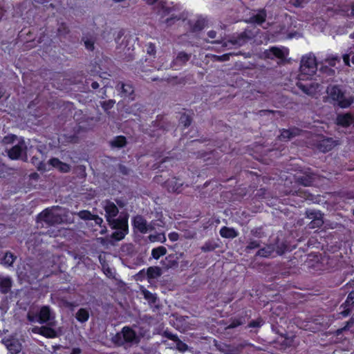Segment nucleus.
Returning a JSON list of instances; mask_svg holds the SVG:
<instances>
[{
  "instance_id": "a19ab883",
  "label": "nucleus",
  "mask_w": 354,
  "mask_h": 354,
  "mask_svg": "<svg viewBox=\"0 0 354 354\" xmlns=\"http://www.w3.org/2000/svg\"><path fill=\"white\" fill-rule=\"evenodd\" d=\"M242 324H243V322L241 320L234 319L231 322V324L228 326L227 328H235L239 325H241Z\"/></svg>"
},
{
  "instance_id": "338daca9",
  "label": "nucleus",
  "mask_w": 354,
  "mask_h": 354,
  "mask_svg": "<svg viewBox=\"0 0 354 354\" xmlns=\"http://www.w3.org/2000/svg\"><path fill=\"white\" fill-rule=\"evenodd\" d=\"M350 37L352 38V39H354V32L353 33L351 34Z\"/></svg>"
},
{
  "instance_id": "09e8293b",
  "label": "nucleus",
  "mask_w": 354,
  "mask_h": 354,
  "mask_svg": "<svg viewBox=\"0 0 354 354\" xmlns=\"http://www.w3.org/2000/svg\"><path fill=\"white\" fill-rule=\"evenodd\" d=\"M346 303L354 302V292H351L347 297Z\"/></svg>"
},
{
  "instance_id": "a18cd8bd",
  "label": "nucleus",
  "mask_w": 354,
  "mask_h": 354,
  "mask_svg": "<svg viewBox=\"0 0 354 354\" xmlns=\"http://www.w3.org/2000/svg\"><path fill=\"white\" fill-rule=\"evenodd\" d=\"M93 221H94L96 225H101V224L103 222V220L102 218L99 217L97 215H94L93 216V218L92 219Z\"/></svg>"
},
{
  "instance_id": "e433bc0d",
  "label": "nucleus",
  "mask_w": 354,
  "mask_h": 354,
  "mask_svg": "<svg viewBox=\"0 0 354 354\" xmlns=\"http://www.w3.org/2000/svg\"><path fill=\"white\" fill-rule=\"evenodd\" d=\"M84 44L88 50H92L94 48L93 41L91 39H86L84 41Z\"/></svg>"
},
{
  "instance_id": "20e7f679",
  "label": "nucleus",
  "mask_w": 354,
  "mask_h": 354,
  "mask_svg": "<svg viewBox=\"0 0 354 354\" xmlns=\"http://www.w3.org/2000/svg\"><path fill=\"white\" fill-rule=\"evenodd\" d=\"M62 209L59 207L46 209L39 215V219L47 224L54 225L62 221Z\"/></svg>"
},
{
  "instance_id": "3c124183",
  "label": "nucleus",
  "mask_w": 354,
  "mask_h": 354,
  "mask_svg": "<svg viewBox=\"0 0 354 354\" xmlns=\"http://www.w3.org/2000/svg\"><path fill=\"white\" fill-rule=\"evenodd\" d=\"M15 138H16V137L15 136H6L4 138L3 142L5 143H8V142H10V141H12Z\"/></svg>"
},
{
  "instance_id": "680f3d73",
  "label": "nucleus",
  "mask_w": 354,
  "mask_h": 354,
  "mask_svg": "<svg viewBox=\"0 0 354 354\" xmlns=\"http://www.w3.org/2000/svg\"><path fill=\"white\" fill-rule=\"evenodd\" d=\"M301 183L305 186H308L311 183V180H307L306 182L301 181Z\"/></svg>"
},
{
  "instance_id": "4d7b16f0",
  "label": "nucleus",
  "mask_w": 354,
  "mask_h": 354,
  "mask_svg": "<svg viewBox=\"0 0 354 354\" xmlns=\"http://www.w3.org/2000/svg\"><path fill=\"white\" fill-rule=\"evenodd\" d=\"M81 353V350L78 348H73L72 353L71 354H80Z\"/></svg>"
},
{
  "instance_id": "473e14b6",
  "label": "nucleus",
  "mask_w": 354,
  "mask_h": 354,
  "mask_svg": "<svg viewBox=\"0 0 354 354\" xmlns=\"http://www.w3.org/2000/svg\"><path fill=\"white\" fill-rule=\"evenodd\" d=\"M80 218L84 220H92L94 214H92L89 211L83 210L77 213Z\"/></svg>"
},
{
  "instance_id": "0e129e2a",
  "label": "nucleus",
  "mask_w": 354,
  "mask_h": 354,
  "mask_svg": "<svg viewBox=\"0 0 354 354\" xmlns=\"http://www.w3.org/2000/svg\"><path fill=\"white\" fill-rule=\"evenodd\" d=\"M32 163H33V164H35V165H36V164H37V162H36V160H37V158H33L32 159Z\"/></svg>"
},
{
  "instance_id": "f704fd0d",
  "label": "nucleus",
  "mask_w": 354,
  "mask_h": 354,
  "mask_svg": "<svg viewBox=\"0 0 354 354\" xmlns=\"http://www.w3.org/2000/svg\"><path fill=\"white\" fill-rule=\"evenodd\" d=\"M180 123L184 127H188L191 124V118L189 115L183 114L180 119Z\"/></svg>"
},
{
  "instance_id": "774afa93",
  "label": "nucleus",
  "mask_w": 354,
  "mask_h": 354,
  "mask_svg": "<svg viewBox=\"0 0 354 354\" xmlns=\"http://www.w3.org/2000/svg\"><path fill=\"white\" fill-rule=\"evenodd\" d=\"M352 62L354 64V55L352 57Z\"/></svg>"
},
{
  "instance_id": "de8ad7c7",
  "label": "nucleus",
  "mask_w": 354,
  "mask_h": 354,
  "mask_svg": "<svg viewBox=\"0 0 354 354\" xmlns=\"http://www.w3.org/2000/svg\"><path fill=\"white\" fill-rule=\"evenodd\" d=\"M177 346H178V348L181 351H185L187 347L186 344H185L180 342L177 344Z\"/></svg>"
},
{
  "instance_id": "9d476101",
  "label": "nucleus",
  "mask_w": 354,
  "mask_h": 354,
  "mask_svg": "<svg viewBox=\"0 0 354 354\" xmlns=\"http://www.w3.org/2000/svg\"><path fill=\"white\" fill-rule=\"evenodd\" d=\"M306 214L307 218L311 220L309 223L310 228L319 227L323 225L322 214L319 211L309 209L306 211Z\"/></svg>"
},
{
  "instance_id": "bb28decb",
  "label": "nucleus",
  "mask_w": 354,
  "mask_h": 354,
  "mask_svg": "<svg viewBox=\"0 0 354 354\" xmlns=\"http://www.w3.org/2000/svg\"><path fill=\"white\" fill-rule=\"evenodd\" d=\"M166 253L167 250L163 246H160L156 248H154L151 251V255L156 259H158L160 257L165 255Z\"/></svg>"
},
{
  "instance_id": "79ce46f5",
  "label": "nucleus",
  "mask_w": 354,
  "mask_h": 354,
  "mask_svg": "<svg viewBox=\"0 0 354 354\" xmlns=\"http://www.w3.org/2000/svg\"><path fill=\"white\" fill-rule=\"evenodd\" d=\"M147 51L148 54L153 55L156 52V48L155 46L152 44H149L147 45Z\"/></svg>"
},
{
  "instance_id": "ddd939ff",
  "label": "nucleus",
  "mask_w": 354,
  "mask_h": 354,
  "mask_svg": "<svg viewBox=\"0 0 354 354\" xmlns=\"http://www.w3.org/2000/svg\"><path fill=\"white\" fill-rule=\"evenodd\" d=\"M26 149L24 141L19 142L8 151V156L13 160L21 158Z\"/></svg>"
},
{
  "instance_id": "49530a36",
  "label": "nucleus",
  "mask_w": 354,
  "mask_h": 354,
  "mask_svg": "<svg viewBox=\"0 0 354 354\" xmlns=\"http://www.w3.org/2000/svg\"><path fill=\"white\" fill-rule=\"evenodd\" d=\"M41 330H42V326L41 327L35 326L31 328V331L35 334L41 335Z\"/></svg>"
},
{
  "instance_id": "423d86ee",
  "label": "nucleus",
  "mask_w": 354,
  "mask_h": 354,
  "mask_svg": "<svg viewBox=\"0 0 354 354\" xmlns=\"http://www.w3.org/2000/svg\"><path fill=\"white\" fill-rule=\"evenodd\" d=\"M297 86L304 93L310 96H315L323 90V87L319 83L315 81L308 83H303L301 80H299L297 83Z\"/></svg>"
},
{
  "instance_id": "052dcab7",
  "label": "nucleus",
  "mask_w": 354,
  "mask_h": 354,
  "mask_svg": "<svg viewBox=\"0 0 354 354\" xmlns=\"http://www.w3.org/2000/svg\"><path fill=\"white\" fill-rule=\"evenodd\" d=\"M341 197H343L345 199H351V198H354V194H351V195L349 194L347 196H342Z\"/></svg>"
},
{
  "instance_id": "ea45409f",
  "label": "nucleus",
  "mask_w": 354,
  "mask_h": 354,
  "mask_svg": "<svg viewBox=\"0 0 354 354\" xmlns=\"http://www.w3.org/2000/svg\"><path fill=\"white\" fill-rule=\"evenodd\" d=\"M306 1L307 0H290L291 3L296 7L302 6Z\"/></svg>"
},
{
  "instance_id": "9b49d317",
  "label": "nucleus",
  "mask_w": 354,
  "mask_h": 354,
  "mask_svg": "<svg viewBox=\"0 0 354 354\" xmlns=\"http://www.w3.org/2000/svg\"><path fill=\"white\" fill-rule=\"evenodd\" d=\"M55 316L52 313L50 309L48 306H43L39 312V323L44 324L48 322H50L51 326H55L54 321Z\"/></svg>"
},
{
  "instance_id": "b1692460",
  "label": "nucleus",
  "mask_w": 354,
  "mask_h": 354,
  "mask_svg": "<svg viewBox=\"0 0 354 354\" xmlns=\"http://www.w3.org/2000/svg\"><path fill=\"white\" fill-rule=\"evenodd\" d=\"M274 250V247L272 245H267L266 247L259 250L257 252V255L263 257H268L272 254V253Z\"/></svg>"
},
{
  "instance_id": "6ab92c4d",
  "label": "nucleus",
  "mask_w": 354,
  "mask_h": 354,
  "mask_svg": "<svg viewBox=\"0 0 354 354\" xmlns=\"http://www.w3.org/2000/svg\"><path fill=\"white\" fill-rule=\"evenodd\" d=\"M220 234L223 238L233 239L238 236V232L234 228L223 227L220 230Z\"/></svg>"
},
{
  "instance_id": "13d9d810",
  "label": "nucleus",
  "mask_w": 354,
  "mask_h": 354,
  "mask_svg": "<svg viewBox=\"0 0 354 354\" xmlns=\"http://www.w3.org/2000/svg\"><path fill=\"white\" fill-rule=\"evenodd\" d=\"M91 86L94 89H96L99 87V84L96 82H93L92 84H91Z\"/></svg>"
},
{
  "instance_id": "e2e57ef3",
  "label": "nucleus",
  "mask_w": 354,
  "mask_h": 354,
  "mask_svg": "<svg viewBox=\"0 0 354 354\" xmlns=\"http://www.w3.org/2000/svg\"><path fill=\"white\" fill-rule=\"evenodd\" d=\"M169 337L170 339H173L174 341H176V339H177V337L176 335H170Z\"/></svg>"
},
{
  "instance_id": "aec40b11",
  "label": "nucleus",
  "mask_w": 354,
  "mask_h": 354,
  "mask_svg": "<svg viewBox=\"0 0 354 354\" xmlns=\"http://www.w3.org/2000/svg\"><path fill=\"white\" fill-rule=\"evenodd\" d=\"M161 274V269L157 266L149 267L147 270V275L149 280L157 279Z\"/></svg>"
},
{
  "instance_id": "f257e3e1",
  "label": "nucleus",
  "mask_w": 354,
  "mask_h": 354,
  "mask_svg": "<svg viewBox=\"0 0 354 354\" xmlns=\"http://www.w3.org/2000/svg\"><path fill=\"white\" fill-rule=\"evenodd\" d=\"M317 71V62L313 54L309 53L302 57L300 64L299 80H304L308 76L313 75Z\"/></svg>"
},
{
  "instance_id": "69168bd1",
  "label": "nucleus",
  "mask_w": 354,
  "mask_h": 354,
  "mask_svg": "<svg viewBox=\"0 0 354 354\" xmlns=\"http://www.w3.org/2000/svg\"><path fill=\"white\" fill-rule=\"evenodd\" d=\"M149 294H150V293H149V292H145V297H148Z\"/></svg>"
},
{
  "instance_id": "c03bdc74",
  "label": "nucleus",
  "mask_w": 354,
  "mask_h": 354,
  "mask_svg": "<svg viewBox=\"0 0 354 354\" xmlns=\"http://www.w3.org/2000/svg\"><path fill=\"white\" fill-rule=\"evenodd\" d=\"M259 246V243L257 241H250L248 245V249H254Z\"/></svg>"
},
{
  "instance_id": "cd10ccee",
  "label": "nucleus",
  "mask_w": 354,
  "mask_h": 354,
  "mask_svg": "<svg viewBox=\"0 0 354 354\" xmlns=\"http://www.w3.org/2000/svg\"><path fill=\"white\" fill-rule=\"evenodd\" d=\"M15 259L16 257L11 252H6L2 260V263L6 266H11Z\"/></svg>"
},
{
  "instance_id": "c85d7f7f",
  "label": "nucleus",
  "mask_w": 354,
  "mask_h": 354,
  "mask_svg": "<svg viewBox=\"0 0 354 354\" xmlns=\"http://www.w3.org/2000/svg\"><path fill=\"white\" fill-rule=\"evenodd\" d=\"M149 239L151 242L159 241L160 243H165L166 241V237L163 233H160L156 235L151 234L149 236Z\"/></svg>"
},
{
  "instance_id": "f8f14e48",
  "label": "nucleus",
  "mask_w": 354,
  "mask_h": 354,
  "mask_svg": "<svg viewBox=\"0 0 354 354\" xmlns=\"http://www.w3.org/2000/svg\"><path fill=\"white\" fill-rule=\"evenodd\" d=\"M289 50L285 47H272L265 52L266 57L273 59L277 57L279 59H284L288 56Z\"/></svg>"
},
{
  "instance_id": "5fc2aeb1",
  "label": "nucleus",
  "mask_w": 354,
  "mask_h": 354,
  "mask_svg": "<svg viewBox=\"0 0 354 354\" xmlns=\"http://www.w3.org/2000/svg\"><path fill=\"white\" fill-rule=\"evenodd\" d=\"M261 326V322H252L249 324L250 327H258Z\"/></svg>"
},
{
  "instance_id": "5701e85b",
  "label": "nucleus",
  "mask_w": 354,
  "mask_h": 354,
  "mask_svg": "<svg viewBox=\"0 0 354 354\" xmlns=\"http://www.w3.org/2000/svg\"><path fill=\"white\" fill-rule=\"evenodd\" d=\"M41 335L47 338H55L57 336V333L51 327L42 326Z\"/></svg>"
},
{
  "instance_id": "f3484780",
  "label": "nucleus",
  "mask_w": 354,
  "mask_h": 354,
  "mask_svg": "<svg viewBox=\"0 0 354 354\" xmlns=\"http://www.w3.org/2000/svg\"><path fill=\"white\" fill-rule=\"evenodd\" d=\"M353 118L348 113L339 115L337 118V124L344 127H348L353 123Z\"/></svg>"
},
{
  "instance_id": "f03ea898",
  "label": "nucleus",
  "mask_w": 354,
  "mask_h": 354,
  "mask_svg": "<svg viewBox=\"0 0 354 354\" xmlns=\"http://www.w3.org/2000/svg\"><path fill=\"white\" fill-rule=\"evenodd\" d=\"M326 91L328 96L342 108H347L354 102V96H345L337 86H328Z\"/></svg>"
},
{
  "instance_id": "c756f323",
  "label": "nucleus",
  "mask_w": 354,
  "mask_h": 354,
  "mask_svg": "<svg viewBox=\"0 0 354 354\" xmlns=\"http://www.w3.org/2000/svg\"><path fill=\"white\" fill-rule=\"evenodd\" d=\"M126 144V138L124 136H118L112 142L111 145L114 147H122Z\"/></svg>"
},
{
  "instance_id": "6e6552de",
  "label": "nucleus",
  "mask_w": 354,
  "mask_h": 354,
  "mask_svg": "<svg viewBox=\"0 0 354 354\" xmlns=\"http://www.w3.org/2000/svg\"><path fill=\"white\" fill-rule=\"evenodd\" d=\"M153 223L148 224L147 221L141 216H136L133 218V225L138 231L146 234L155 229Z\"/></svg>"
},
{
  "instance_id": "8fccbe9b",
  "label": "nucleus",
  "mask_w": 354,
  "mask_h": 354,
  "mask_svg": "<svg viewBox=\"0 0 354 354\" xmlns=\"http://www.w3.org/2000/svg\"><path fill=\"white\" fill-rule=\"evenodd\" d=\"M343 61L346 66H350L349 63V55L345 54L343 55Z\"/></svg>"
},
{
  "instance_id": "58836bf2",
  "label": "nucleus",
  "mask_w": 354,
  "mask_h": 354,
  "mask_svg": "<svg viewBox=\"0 0 354 354\" xmlns=\"http://www.w3.org/2000/svg\"><path fill=\"white\" fill-rule=\"evenodd\" d=\"M113 104H114V102L112 101V100H109V102H104L102 105L103 106V108L105 109V110H107L109 109H111L113 106Z\"/></svg>"
},
{
  "instance_id": "72a5a7b5",
  "label": "nucleus",
  "mask_w": 354,
  "mask_h": 354,
  "mask_svg": "<svg viewBox=\"0 0 354 354\" xmlns=\"http://www.w3.org/2000/svg\"><path fill=\"white\" fill-rule=\"evenodd\" d=\"M216 248V245L212 243L211 241L206 242L202 247L201 250L203 252H209L212 251Z\"/></svg>"
},
{
  "instance_id": "7ed1b4c3",
  "label": "nucleus",
  "mask_w": 354,
  "mask_h": 354,
  "mask_svg": "<svg viewBox=\"0 0 354 354\" xmlns=\"http://www.w3.org/2000/svg\"><path fill=\"white\" fill-rule=\"evenodd\" d=\"M113 342L119 346L125 343L138 344L140 342V337L130 327L124 326L120 333L113 337Z\"/></svg>"
},
{
  "instance_id": "6e6d98bb",
  "label": "nucleus",
  "mask_w": 354,
  "mask_h": 354,
  "mask_svg": "<svg viewBox=\"0 0 354 354\" xmlns=\"http://www.w3.org/2000/svg\"><path fill=\"white\" fill-rule=\"evenodd\" d=\"M336 60H337L336 57H333V58H331L330 59L328 60V63L330 65L334 66L335 64V61Z\"/></svg>"
},
{
  "instance_id": "c9c22d12",
  "label": "nucleus",
  "mask_w": 354,
  "mask_h": 354,
  "mask_svg": "<svg viewBox=\"0 0 354 354\" xmlns=\"http://www.w3.org/2000/svg\"><path fill=\"white\" fill-rule=\"evenodd\" d=\"M27 318L30 322H39V314L35 315L32 312H28Z\"/></svg>"
},
{
  "instance_id": "1a4fd4ad",
  "label": "nucleus",
  "mask_w": 354,
  "mask_h": 354,
  "mask_svg": "<svg viewBox=\"0 0 354 354\" xmlns=\"http://www.w3.org/2000/svg\"><path fill=\"white\" fill-rule=\"evenodd\" d=\"M103 207L106 212V220L110 225L113 224L114 221L121 220V218L115 219V217L118 214V209L113 202L104 201L103 203Z\"/></svg>"
},
{
  "instance_id": "39448f33",
  "label": "nucleus",
  "mask_w": 354,
  "mask_h": 354,
  "mask_svg": "<svg viewBox=\"0 0 354 354\" xmlns=\"http://www.w3.org/2000/svg\"><path fill=\"white\" fill-rule=\"evenodd\" d=\"M37 167L40 171L50 170L51 167L57 168L59 171L62 172H68L70 170V166L62 162L57 158L50 159L47 164L41 162Z\"/></svg>"
},
{
  "instance_id": "2eb2a0df",
  "label": "nucleus",
  "mask_w": 354,
  "mask_h": 354,
  "mask_svg": "<svg viewBox=\"0 0 354 354\" xmlns=\"http://www.w3.org/2000/svg\"><path fill=\"white\" fill-rule=\"evenodd\" d=\"M3 343L12 354H17L21 349V344L16 339H7L3 340Z\"/></svg>"
},
{
  "instance_id": "4c0bfd02",
  "label": "nucleus",
  "mask_w": 354,
  "mask_h": 354,
  "mask_svg": "<svg viewBox=\"0 0 354 354\" xmlns=\"http://www.w3.org/2000/svg\"><path fill=\"white\" fill-rule=\"evenodd\" d=\"M168 236H169V240L173 241V242L174 241H176L178 239V238H179L178 234L177 232H173L169 233Z\"/></svg>"
},
{
  "instance_id": "a878e982",
  "label": "nucleus",
  "mask_w": 354,
  "mask_h": 354,
  "mask_svg": "<svg viewBox=\"0 0 354 354\" xmlns=\"http://www.w3.org/2000/svg\"><path fill=\"white\" fill-rule=\"evenodd\" d=\"M266 14L265 10H260L256 15L251 18V21L258 24H262L266 19Z\"/></svg>"
},
{
  "instance_id": "0eeeda50",
  "label": "nucleus",
  "mask_w": 354,
  "mask_h": 354,
  "mask_svg": "<svg viewBox=\"0 0 354 354\" xmlns=\"http://www.w3.org/2000/svg\"><path fill=\"white\" fill-rule=\"evenodd\" d=\"M111 225L113 228L117 229L112 235L113 238L115 239L118 241L122 240L127 234L128 224L127 219L126 218H122L121 220L114 221Z\"/></svg>"
},
{
  "instance_id": "603ef678",
  "label": "nucleus",
  "mask_w": 354,
  "mask_h": 354,
  "mask_svg": "<svg viewBox=\"0 0 354 354\" xmlns=\"http://www.w3.org/2000/svg\"><path fill=\"white\" fill-rule=\"evenodd\" d=\"M230 55L231 54H225V55H223L222 56H218L217 57V59L220 60V61L227 60Z\"/></svg>"
},
{
  "instance_id": "412c9836",
  "label": "nucleus",
  "mask_w": 354,
  "mask_h": 354,
  "mask_svg": "<svg viewBox=\"0 0 354 354\" xmlns=\"http://www.w3.org/2000/svg\"><path fill=\"white\" fill-rule=\"evenodd\" d=\"M299 129H291V130H287V129H283L280 136H279V138L282 140H287L288 139H290L291 138L297 136L299 134Z\"/></svg>"
},
{
  "instance_id": "864d4df0",
  "label": "nucleus",
  "mask_w": 354,
  "mask_h": 354,
  "mask_svg": "<svg viewBox=\"0 0 354 354\" xmlns=\"http://www.w3.org/2000/svg\"><path fill=\"white\" fill-rule=\"evenodd\" d=\"M208 36L211 39H214L216 37V32L214 30H210L207 33Z\"/></svg>"
},
{
  "instance_id": "2f4dec72",
  "label": "nucleus",
  "mask_w": 354,
  "mask_h": 354,
  "mask_svg": "<svg viewBox=\"0 0 354 354\" xmlns=\"http://www.w3.org/2000/svg\"><path fill=\"white\" fill-rule=\"evenodd\" d=\"M121 88L124 96L131 95L133 93V89L130 84H122Z\"/></svg>"
},
{
  "instance_id": "393cba45",
  "label": "nucleus",
  "mask_w": 354,
  "mask_h": 354,
  "mask_svg": "<svg viewBox=\"0 0 354 354\" xmlns=\"http://www.w3.org/2000/svg\"><path fill=\"white\" fill-rule=\"evenodd\" d=\"M88 317L89 313L84 308L80 309L76 314V318L80 322H86L88 319Z\"/></svg>"
},
{
  "instance_id": "dca6fc26",
  "label": "nucleus",
  "mask_w": 354,
  "mask_h": 354,
  "mask_svg": "<svg viewBox=\"0 0 354 354\" xmlns=\"http://www.w3.org/2000/svg\"><path fill=\"white\" fill-rule=\"evenodd\" d=\"M335 145V142L331 138H324L319 141L318 148L322 152H327L332 149Z\"/></svg>"
},
{
  "instance_id": "4468645a",
  "label": "nucleus",
  "mask_w": 354,
  "mask_h": 354,
  "mask_svg": "<svg viewBox=\"0 0 354 354\" xmlns=\"http://www.w3.org/2000/svg\"><path fill=\"white\" fill-rule=\"evenodd\" d=\"M165 185L169 192H180L183 186V182L179 178H171L166 181Z\"/></svg>"
},
{
  "instance_id": "7c9ffc66",
  "label": "nucleus",
  "mask_w": 354,
  "mask_h": 354,
  "mask_svg": "<svg viewBox=\"0 0 354 354\" xmlns=\"http://www.w3.org/2000/svg\"><path fill=\"white\" fill-rule=\"evenodd\" d=\"M190 58V54L185 53L184 52H180L178 53L176 61L178 62H180L181 64L186 63Z\"/></svg>"
},
{
  "instance_id": "a211bd4d",
  "label": "nucleus",
  "mask_w": 354,
  "mask_h": 354,
  "mask_svg": "<svg viewBox=\"0 0 354 354\" xmlns=\"http://www.w3.org/2000/svg\"><path fill=\"white\" fill-rule=\"evenodd\" d=\"M148 5L154 6L158 11L162 10L163 12L168 11L167 2L165 0H144Z\"/></svg>"
},
{
  "instance_id": "4be33fe9",
  "label": "nucleus",
  "mask_w": 354,
  "mask_h": 354,
  "mask_svg": "<svg viewBox=\"0 0 354 354\" xmlns=\"http://www.w3.org/2000/svg\"><path fill=\"white\" fill-rule=\"evenodd\" d=\"M12 282L10 278H0V290L3 293H7L10 290Z\"/></svg>"
},
{
  "instance_id": "37998d69",
  "label": "nucleus",
  "mask_w": 354,
  "mask_h": 354,
  "mask_svg": "<svg viewBox=\"0 0 354 354\" xmlns=\"http://www.w3.org/2000/svg\"><path fill=\"white\" fill-rule=\"evenodd\" d=\"M245 41L244 36L242 35L241 37L239 40L230 41L232 44L241 46Z\"/></svg>"
},
{
  "instance_id": "bf43d9fd",
  "label": "nucleus",
  "mask_w": 354,
  "mask_h": 354,
  "mask_svg": "<svg viewBox=\"0 0 354 354\" xmlns=\"http://www.w3.org/2000/svg\"><path fill=\"white\" fill-rule=\"evenodd\" d=\"M348 16H354V6L351 8V12H347Z\"/></svg>"
}]
</instances>
